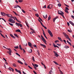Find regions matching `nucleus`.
Here are the masks:
<instances>
[{"label": "nucleus", "mask_w": 74, "mask_h": 74, "mask_svg": "<svg viewBox=\"0 0 74 74\" xmlns=\"http://www.w3.org/2000/svg\"><path fill=\"white\" fill-rule=\"evenodd\" d=\"M58 14H59V15H62L63 18H65L64 16V15H64V13L63 12L60 10H59L58 11Z\"/></svg>", "instance_id": "nucleus-1"}, {"label": "nucleus", "mask_w": 74, "mask_h": 74, "mask_svg": "<svg viewBox=\"0 0 74 74\" xmlns=\"http://www.w3.org/2000/svg\"><path fill=\"white\" fill-rule=\"evenodd\" d=\"M8 21L12 23H15V21L13 20V19H12V18H10L9 20H8Z\"/></svg>", "instance_id": "nucleus-2"}, {"label": "nucleus", "mask_w": 74, "mask_h": 74, "mask_svg": "<svg viewBox=\"0 0 74 74\" xmlns=\"http://www.w3.org/2000/svg\"><path fill=\"white\" fill-rule=\"evenodd\" d=\"M47 32L48 33L50 34V36L51 37H53V34H52V32L51 31V30H50L48 29L47 30Z\"/></svg>", "instance_id": "nucleus-3"}, {"label": "nucleus", "mask_w": 74, "mask_h": 74, "mask_svg": "<svg viewBox=\"0 0 74 74\" xmlns=\"http://www.w3.org/2000/svg\"><path fill=\"white\" fill-rule=\"evenodd\" d=\"M53 52L55 54V56L56 57H58V56H59V55L58 54H57V53L55 51H54Z\"/></svg>", "instance_id": "nucleus-4"}, {"label": "nucleus", "mask_w": 74, "mask_h": 74, "mask_svg": "<svg viewBox=\"0 0 74 74\" xmlns=\"http://www.w3.org/2000/svg\"><path fill=\"white\" fill-rule=\"evenodd\" d=\"M15 70L16 71L18 72V73H19V74H21V71L18 70L17 69H15Z\"/></svg>", "instance_id": "nucleus-5"}, {"label": "nucleus", "mask_w": 74, "mask_h": 74, "mask_svg": "<svg viewBox=\"0 0 74 74\" xmlns=\"http://www.w3.org/2000/svg\"><path fill=\"white\" fill-rule=\"evenodd\" d=\"M8 53H9V55H11V53H12V51H8L7 52Z\"/></svg>", "instance_id": "nucleus-6"}, {"label": "nucleus", "mask_w": 74, "mask_h": 74, "mask_svg": "<svg viewBox=\"0 0 74 74\" xmlns=\"http://www.w3.org/2000/svg\"><path fill=\"white\" fill-rule=\"evenodd\" d=\"M40 45L42 47H44V48H46V46H45V45L44 44H42L41 43H40Z\"/></svg>", "instance_id": "nucleus-7"}, {"label": "nucleus", "mask_w": 74, "mask_h": 74, "mask_svg": "<svg viewBox=\"0 0 74 74\" xmlns=\"http://www.w3.org/2000/svg\"><path fill=\"white\" fill-rule=\"evenodd\" d=\"M1 14L2 15V16H5V15H6L5 13L3 12H1Z\"/></svg>", "instance_id": "nucleus-8"}, {"label": "nucleus", "mask_w": 74, "mask_h": 74, "mask_svg": "<svg viewBox=\"0 0 74 74\" xmlns=\"http://www.w3.org/2000/svg\"><path fill=\"white\" fill-rule=\"evenodd\" d=\"M58 40H60V41H61V42H63V40L61 38H60V37H58Z\"/></svg>", "instance_id": "nucleus-9"}, {"label": "nucleus", "mask_w": 74, "mask_h": 74, "mask_svg": "<svg viewBox=\"0 0 74 74\" xmlns=\"http://www.w3.org/2000/svg\"><path fill=\"white\" fill-rule=\"evenodd\" d=\"M69 23L70 24L72 25V26H74V23H73L72 21H69Z\"/></svg>", "instance_id": "nucleus-10"}, {"label": "nucleus", "mask_w": 74, "mask_h": 74, "mask_svg": "<svg viewBox=\"0 0 74 74\" xmlns=\"http://www.w3.org/2000/svg\"><path fill=\"white\" fill-rule=\"evenodd\" d=\"M17 62L18 63H20V64H23V63L20 60H18L17 61Z\"/></svg>", "instance_id": "nucleus-11"}, {"label": "nucleus", "mask_w": 74, "mask_h": 74, "mask_svg": "<svg viewBox=\"0 0 74 74\" xmlns=\"http://www.w3.org/2000/svg\"><path fill=\"white\" fill-rule=\"evenodd\" d=\"M6 16H8L9 17H10V18L12 16L11 15L8 14H6Z\"/></svg>", "instance_id": "nucleus-12"}, {"label": "nucleus", "mask_w": 74, "mask_h": 74, "mask_svg": "<svg viewBox=\"0 0 74 74\" xmlns=\"http://www.w3.org/2000/svg\"><path fill=\"white\" fill-rule=\"evenodd\" d=\"M15 32H19L20 33H21V30L19 29L16 30Z\"/></svg>", "instance_id": "nucleus-13"}, {"label": "nucleus", "mask_w": 74, "mask_h": 74, "mask_svg": "<svg viewBox=\"0 0 74 74\" xmlns=\"http://www.w3.org/2000/svg\"><path fill=\"white\" fill-rule=\"evenodd\" d=\"M28 44L29 47H32V43L29 42H28Z\"/></svg>", "instance_id": "nucleus-14"}, {"label": "nucleus", "mask_w": 74, "mask_h": 74, "mask_svg": "<svg viewBox=\"0 0 74 74\" xmlns=\"http://www.w3.org/2000/svg\"><path fill=\"white\" fill-rule=\"evenodd\" d=\"M41 37L42 39H43V40H44V41H45V42H47V41H46V40H45V39H44V37H43V36H42L41 35Z\"/></svg>", "instance_id": "nucleus-15"}, {"label": "nucleus", "mask_w": 74, "mask_h": 74, "mask_svg": "<svg viewBox=\"0 0 74 74\" xmlns=\"http://www.w3.org/2000/svg\"><path fill=\"white\" fill-rule=\"evenodd\" d=\"M53 46L55 48H56V47H57V48H59V47L57 45H56L53 44Z\"/></svg>", "instance_id": "nucleus-16"}, {"label": "nucleus", "mask_w": 74, "mask_h": 74, "mask_svg": "<svg viewBox=\"0 0 74 74\" xmlns=\"http://www.w3.org/2000/svg\"><path fill=\"white\" fill-rule=\"evenodd\" d=\"M19 25L20 26V27H23V26L22 25L19 23H18Z\"/></svg>", "instance_id": "nucleus-17"}, {"label": "nucleus", "mask_w": 74, "mask_h": 74, "mask_svg": "<svg viewBox=\"0 0 74 74\" xmlns=\"http://www.w3.org/2000/svg\"><path fill=\"white\" fill-rule=\"evenodd\" d=\"M14 36H15V37H17V38H19V37L18 36V35L15 34H14Z\"/></svg>", "instance_id": "nucleus-18"}, {"label": "nucleus", "mask_w": 74, "mask_h": 74, "mask_svg": "<svg viewBox=\"0 0 74 74\" xmlns=\"http://www.w3.org/2000/svg\"><path fill=\"white\" fill-rule=\"evenodd\" d=\"M49 5L50 7V9H51V8H52V7H53V5H52V4H50Z\"/></svg>", "instance_id": "nucleus-19"}, {"label": "nucleus", "mask_w": 74, "mask_h": 74, "mask_svg": "<svg viewBox=\"0 0 74 74\" xmlns=\"http://www.w3.org/2000/svg\"><path fill=\"white\" fill-rule=\"evenodd\" d=\"M13 12H14V14H15V15H16V16H19V15H18V14H17L16 13V12L13 11Z\"/></svg>", "instance_id": "nucleus-20"}, {"label": "nucleus", "mask_w": 74, "mask_h": 74, "mask_svg": "<svg viewBox=\"0 0 74 74\" xmlns=\"http://www.w3.org/2000/svg\"><path fill=\"white\" fill-rule=\"evenodd\" d=\"M43 16L44 18V19H46V18H47V14H46L45 16H44V15H43Z\"/></svg>", "instance_id": "nucleus-21"}, {"label": "nucleus", "mask_w": 74, "mask_h": 74, "mask_svg": "<svg viewBox=\"0 0 74 74\" xmlns=\"http://www.w3.org/2000/svg\"><path fill=\"white\" fill-rule=\"evenodd\" d=\"M53 63H55V64H57V65H59V64H58V63H57V62H55V61H53Z\"/></svg>", "instance_id": "nucleus-22"}, {"label": "nucleus", "mask_w": 74, "mask_h": 74, "mask_svg": "<svg viewBox=\"0 0 74 74\" xmlns=\"http://www.w3.org/2000/svg\"><path fill=\"white\" fill-rule=\"evenodd\" d=\"M58 7H61V6H62V5H61V3H60L58 4Z\"/></svg>", "instance_id": "nucleus-23"}, {"label": "nucleus", "mask_w": 74, "mask_h": 74, "mask_svg": "<svg viewBox=\"0 0 74 74\" xmlns=\"http://www.w3.org/2000/svg\"><path fill=\"white\" fill-rule=\"evenodd\" d=\"M15 25H16V26H17L18 27H19V24L18 23H15Z\"/></svg>", "instance_id": "nucleus-24"}, {"label": "nucleus", "mask_w": 74, "mask_h": 74, "mask_svg": "<svg viewBox=\"0 0 74 74\" xmlns=\"http://www.w3.org/2000/svg\"><path fill=\"white\" fill-rule=\"evenodd\" d=\"M29 53H32V50L30 49V50L29 51Z\"/></svg>", "instance_id": "nucleus-25"}, {"label": "nucleus", "mask_w": 74, "mask_h": 74, "mask_svg": "<svg viewBox=\"0 0 74 74\" xmlns=\"http://www.w3.org/2000/svg\"><path fill=\"white\" fill-rule=\"evenodd\" d=\"M0 34H1V36L2 37H3V38H5V37H4V36L3 35V34H1V33H0Z\"/></svg>", "instance_id": "nucleus-26"}, {"label": "nucleus", "mask_w": 74, "mask_h": 74, "mask_svg": "<svg viewBox=\"0 0 74 74\" xmlns=\"http://www.w3.org/2000/svg\"><path fill=\"white\" fill-rule=\"evenodd\" d=\"M19 47L20 49H21V50H22V47H21V45H19Z\"/></svg>", "instance_id": "nucleus-27"}, {"label": "nucleus", "mask_w": 74, "mask_h": 74, "mask_svg": "<svg viewBox=\"0 0 74 74\" xmlns=\"http://www.w3.org/2000/svg\"><path fill=\"white\" fill-rule=\"evenodd\" d=\"M64 48H66V49H67V48H69V47L68 46H65Z\"/></svg>", "instance_id": "nucleus-28"}, {"label": "nucleus", "mask_w": 74, "mask_h": 74, "mask_svg": "<svg viewBox=\"0 0 74 74\" xmlns=\"http://www.w3.org/2000/svg\"><path fill=\"white\" fill-rule=\"evenodd\" d=\"M32 45L33 46V47H35V48H37V46H36V45Z\"/></svg>", "instance_id": "nucleus-29"}, {"label": "nucleus", "mask_w": 74, "mask_h": 74, "mask_svg": "<svg viewBox=\"0 0 74 74\" xmlns=\"http://www.w3.org/2000/svg\"><path fill=\"white\" fill-rule=\"evenodd\" d=\"M35 15L37 17H38V16H39L38 15V13L36 14H35Z\"/></svg>", "instance_id": "nucleus-30"}, {"label": "nucleus", "mask_w": 74, "mask_h": 74, "mask_svg": "<svg viewBox=\"0 0 74 74\" xmlns=\"http://www.w3.org/2000/svg\"><path fill=\"white\" fill-rule=\"evenodd\" d=\"M65 12H66L67 14H69V12H68V10H65Z\"/></svg>", "instance_id": "nucleus-31"}, {"label": "nucleus", "mask_w": 74, "mask_h": 74, "mask_svg": "<svg viewBox=\"0 0 74 74\" xmlns=\"http://www.w3.org/2000/svg\"><path fill=\"white\" fill-rule=\"evenodd\" d=\"M13 66L14 67H16V64H15L13 63Z\"/></svg>", "instance_id": "nucleus-32"}, {"label": "nucleus", "mask_w": 74, "mask_h": 74, "mask_svg": "<svg viewBox=\"0 0 74 74\" xmlns=\"http://www.w3.org/2000/svg\"><path fill=\"white\" fill-rule=\"evenodd\" d=\"M16 54L18 56H20V57H21V56H20V55L18 53H16Z\"/></svg>", "instance_id": "nucleus-33"}, {"label": "nucleus", "mask_w": 74, "mask_h": 74, "mask_svg": "<svg viewBox=\"0 0 74 74\" xmlns=\"http://www.w3.org/2000/svg\"><path fill=\"white\" fill-rule=\"evenodd\" d=\"M56 19V18H54L53 19V21L54 22H55V20Z\"/></svg>", "instance_id": "nucleus-34"}, {"label": "nucleus", "mask_w": 74, "mask_h": 74, "mask_svg": "<svg viewBox=\"0 0 74 74\" xmlns=\"http://www.w3.org/2000/svg\"><path fill=\"white\" fill-rule=\"evenodd\" d=\"M52 73H53V72L52 71V70H51V71H50L49 74H52Z\"/></svg>", "instance_id": "nucleus-35"}, {"label": "nucleus", "mask_w": 74, "mask_h": 74, "mask_svg": "<svg viewBox=\"0 0 74 74\" xmlns=\"http://www.w3.org/2000/svg\"><path fill=\"white\" fill-rule=\"evenodd\" d=\"M34 66L35 67H38V65L37 64H35Z\"/></svg>", "instance_id": "nucleus-36"}, {"label": "nucleus", "mask_w": 74, "mask_h": 74, "mask_svg": "<svg viewBox=\"0 0 74 74\" xmlns=\"http://www.w3.org/2000/svg\"><path fill=\"white\" fill-rule=\"evenodd\" d=\"M51 19V16H50L48 17V21H49Z\"/></svg>", "instance_id": "nucleus-37"}, {"label": "nucleus", "mask_w": 74, "mask_h": 74, "mask_svg": "<svg viewBox=\"0 0 74 74\" xmlns=\"http://www.w3.org/2000/svg\"><path fill=\"white\" fill-rule=\"evenodd\" d=\"M32 60L34 62L35 61V60H34V57L33 56L32 58Z\"/></svg>", "instance_id": "nucleus-38"}, {"label": "nucleus", "mask_w": 74, "mask_h": 74, "mask_svg": "<svg viewBox=\"0 0 74 74\" xmlns=\"http://www.w3.org/2000/svg\"><path fill=\"white\" fill-rule=\"evenodd\" d=\"M17 5H16V6H14V8H18V6Z\"/></svg>", "instance_id": "nucleus-39"}, {"label": "nucleus", "mask_w": 74, "mask_h": 74, "mask_svg": "<svg viewBox=\"0 0 74 74\" xmlns=\"http://www.w3.org/2000/svg\"><path fill=\"white\" fill-rule=\"evenodd\" d=\"M67 39L69 40V41H70L71 42V39H70L69 38H68Z\"/></svg>", "instance_id": "nucleus-40"}, {"label": "nucleus", "mask_w": 74, "mask_h": 74, "mask_svg": "<svg viewBox=\"0 0 74 74\" xmlns=\"http://www.w3.org/2000/svg\"><path fill=\"white\" fill-rule=\"evenodd\" d=\"M65 36L66 37V38H69V37L67 35V34Z\"/></svg>", "instance_id": "nucleus-41"}, {"label": "nucleus", "mask_w": 74, "mask_h": 74, "mask_svg": "<svg viewBox=\"0 0 74 74\" xmlns=\"http://www.w3.org/2000/svg\"><path fill=\"white\" fill-rule=\"evenodd\" d=\"M65 8H66V9L65 10H69V8H67V7H65Z\"/></svg>", "instance_id": "nucleus-42"}, {"label": "nucleus", "mask_w": 74, "mask_h": 74, "mask_svg": "<svg viewBox=\"0 0 74 74\" xmlns=\"http://www.w3.org/2000/svg\"><path fill=\"white\" fill-rule=\"evenodd\" d=\"M11 18L12 19H14V21H15V18H14V17H12V16H11Z\"/></svg>", "instance_id": "nucleus-43"}, {"label": "nucleus", "mask_w": 74, "mask_h": 74, "mask_svg": "<svg viewBox=\"0 0 74 74\" xmlns=\"http://www.w3.org/2000/svg\"><path fill=\"white\" fill-rule=\"evenodd\" d=\"M14 48H15V49H17V48H19V47L18 46L15 47Z\"/></svg>", "instance_id": "nucleus-44"}, {"label": "nucleus", "mask_w": 74, "mask_h": 74, "mask_svg": "<svg viewBox=\"0 0 74 74\" xmlns=\"http://www.w3.org/2000/svg\"><path fill=\"white\" fill-rule=\"evenodd\" d=\"M7 49H8V50L9 51H11V49L10 48H6Z\"/></svg>", "instance_id": "nucleus-45"}, {"label": "nucleus", "mask_w": 74, "mask_h": 74, "mask_svg": "<svg viewBox=\"0 0 74 74\" xmlns=\"http://www.w3.org/2000/svg\"><path fill=\"white\" fill-rule=\"evenodd\" d=\"M68 32H72V31L71 30H69V29L68 30Z\"/></svg>", "instance_id": "nucleus-46"}, {"label": "nucleus", "mask_w": 74, "mask_h": 74, "mask_svg": "<svg viewBox=\"0 0 74 74\" xmlns=\"http://www.w3.org/2000/svg\"><path fill=\"white\" fill-rule=\"evenodd\" d=\"M9 25H11V26H13V24H11L10 23H9Z\"/></svg>", "instance_id": "nucleus-47"}, {"label": "nucleus", "mask_w": 74, "mask_h": 74, "mask_svg": "<svg viewBox=\"0 0 74 74\" xmlns=\"http://www.w3.org/2000/svg\"><path fill=\"white\" fill-rule=\"evenodd\" d=\"M43 27H44L45 28V29H47V27H46L44 25H43L42 26Z\"/></svg>", "instance_id": "nucleus-48"}, {"label": "nucleus", "mask_w": 74, "mask_h": 74, "mask_svg": "<svg viewBox=\"0 0 74 74\" xmlns=\"http://www.w3.org/2000/svg\"><path fill=\"white\" fill-rule=\"evenodd\" d=\"M22 0H18V2L20 3H21V2H22Z\"/></svg>", "instance_id": "nucleus-49"}, {"label": "nucleus", "mask_w": 74, "mask_h": 74, "mask_svg": "<svg viewBox=\"0 0 74 74\" xmlns=\"http://www.w3.org/2000/svg\"><path fill=\"white\" fill-rule=\"evenodd\" d=\"M30 29L32 31H34V29H33V28H30Z\"/></svg>", "instance_id": "nucleus-50"}, {"label": "nucleus", "mask_w": 74, "mask_h": 74, "mask_svg": "<svg viewBox=\"0 0 74 74\" xmlns=\"http://www.w3.org/2000/svg\"><path fill=\"white\" fill-rule=\"evenodd\" d=\"M1 19H2V20H3L5 22H6V21H5V19H4L3 18H2Z\"/></svg>", "instance_id": "nucleus-51"}, {"label": "nucleus", "mask_w": 74, "mask_h": 74, "mask_svg": "<svg viewBox=\"0 0 74 74\" xmlns=\"http://www.w3.org/2000/svg\"><path fill=\"white\" fill-rule=\"evenodd\" d=\"M59 71H60V74H63V72H62V71H61L60 70H59Z\"/></svg>", "instance_id": "nucleus-52"}, {"label": "nucleus", "mask_w": 74, "mask_h": 74, "mask_svg": "<svg viewBox=\"0 0 74 74\" xmlns=\"http://www.w3.org/2000/svg\"><path fill=\"white\" fill-rule=\"evenodd\" d=\"M22 12H23L24 13H25L26 12H25V11L23 9L22 10Z\"/></svg>", "instance_id": "nucleus-53"}, {"label": "nucleus", "mask_w": 74, "mask_h": 74, "mask_svg": "<svg viewBox=\"0 0 74 74\" xmlns=\"http://www.w3.org/2000/svg\"><path fill=\"white\" fill-rule=\"evenodd\" d=\"M63 33L64 34V35L65 36L67 34H66V33L65 32H63Z\"/></svg>", "instance_id": "nucleus-54"}, {"label": "nucleus", "mask_w": 74, "mask_h": 74, "mask_svg": "<svg viewBox=\"0 0 74 74\" xmlns=\"http://www.w3.org/2000/svg\"><path fill=\"white\" fill-rule=\"evenodd\" d=\"M28 67L30 69H33V68H32L31 67H30L29 66H28Z\"/></svg>", "instance_id": "nucleus-55"}, {"label": "nucleus", "mask_w": 74, "mask_h": 74, "mask_svg": "<svg viewBox=\"0 0 74 74\" xmlns=\"http://www.w3.org/2000/svg\"><path fill=\"white\" fill-rule=\"evenodd\" d=\"M71 17L73 18V19H74V16L73 15H71Z\"/></svg>", "instance_id": "nucleus-56"}, {"label": "nucleus", "mask_w": 74, "mask_h": 74, "mask_svg": "<svg viewBox=\"0 0 74 74\" xmlns=\"http://www.w3.org/2000/svg\"><path fill=\"white\" fill-rule=\"evenodd\" d=\"M49 5H48V6H47V8H48L49 9H50V6Z\"/></svg>", "instance_id": "nucleus-57"}, {"label": "nucleus", "mask_w": 74, "mask_h": 74, "mask_svg": "<svg viewBox=\"0 0 74 74\" xmlns=\"http://www.w3.org/2000/svg\"><path fill=\"white\" fill-rule=\"evenodd\" d=\"M39 19H40V21H42V22H43L42 21V20L41 19V18H40V17H39Z\"/></svg>", "instance_id": "nucleus-58"}, {"label": "nucleus", "mask_w": 74, "mask_h": 74, "mask_svg": "<svg viewBox=\"0 0 74 74\" xmlns=\"http://www.w3.org/2000/svg\"><path fill=\"white\" fill-rule=\"evenodd\" d=\"M43 35L44 36H45V32H44L43 31Z\"/></svg>", "instance_id": "nucleus-59"}, {"label": "nucleus", "mask_w": 74, "mask_h": 74, "mask_svg": "<svg viewBox=\"0 0 74 74\" xmlns=\"http://www.w3.org/2000/svg\"><path fill=\"white\" fill-rule=\"evenodd\" d=\"M3 60H5V62H7V60L5 59V58H3Z\"/></svg>", "instance_id": "nucleus-60"}, {"label": "nucleus", "mask_w": 74, "mask_h": 74, "mask_svg": "<svg viewBox=\"0 0 74 74\" xmlns=\"http://www.w3.org/2000/svg\"><path fill=\"white\" fill-rule=\"evenodd\" d=\"M12 69V68H11V67H10L9 68H8V69H9L10 70H11V71L12 70H11V69Z\"/></svg>", "instance_id": "nucleus-61"}, {"label": "nucleus", "mask_w": 74, "mask_h": 74, "mask_svg": "<svg viewBox=\"0 0 74 74\" xmlns=\"http://www.w3.org/2000/svg\"><path fill=\"white\" fill-rule=\"evenodd\" d=\"M10 36H11V37H12L13 36H14L13 35H12V34H10Z\"/></svg>", "instance_id": "nucleus-62"}, {"label": "nucleus", "mask_w": 74, "mask_h": 74, "mask_svg": "<svg viewBox=\"0 0 74 74\" xmlns=\"http://www.w3.org/2000/svg\"><path fill=\"white\" fill-rule=\"evenodd\" d=\"M33 72L35 74H37V73H36V71H33Z\"/></svg>", "instance_id": "nucleus-63"}, {"label": "nucleus", "mask_w": 74, "mask_h": 74, "mask_svg": "<svg viewBox=\"0 0 74 74\" xmlns=\"http://www.w3.org/2000/svg\"><path fill=\"white\" fill-rule=\"evenodd\" d=\"M24 64H25V66H27V63H26V62H25L24 63Z\"/></svg>", "instance_id": "nucleus-64"}]
</instances>
